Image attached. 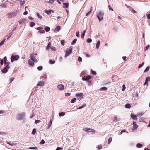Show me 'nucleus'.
Instances as JSON below:
<instances>
[{
    "mask_svg": "<svg viewBox=\"0 0 150 150\" xmlns=\"http://www.w3.org/2000/svg\"><path fill=\"white\" fill-rule=\"evenodd\" d=\"M107 88L105 87H102L101 89V90L102 91H103V90L106 91V90H107Z\"/></svg>",
    "mask_w": 150,
    "mask_h": 150,
    "instance_id": "49530a36",
    "label": "nucleus"
},
{
    "mask_svg": "<svg viewBox=\"0 0 150 150\" xmlns=\"http://www.w3.org/2000/svg\"><path fill=\"white\" fill-rule=\"evenodd\" d=\"M79 31L77 32L76 33V36L79 37Z\"/></svg>",
    "mask_w": 150,
    "mask_h": 150,
    "instance_id": "0e129e2a",
    "label": "nucleus"
},
{
    "mask_svg": "<svg viewBox=\"0 0 150 150\" xmlns=\"http://www.w3.org/2000/svg\"><path fill=\"white\" fill-rule=\"evenodd\" d=\"M30 58L31 60L35 63L37 62L38 60L35 57V56L33 54H31L30 55Z\"/></svg>",
    "mask_w": 150,
    "mask_h": 150,
    "instance_id": "0eeeda50",
    "label": "nucleus"
},
{
    "mask_svg": "<svg viewBox=\"0 0 150 150\" xmlns=\"http://www.w3.org/2000/svg\"><path fill=\"white\" fill-rule=\"evenodd\" d=\"M4 64L5 65H6V67H8V68H10V66H9L10 62L8 61H5L4 62Z\"/></svg>",
    "mask_w": 150,
    "mask_h": 150,
    "instance_id": "f3484780",
    "label": "nucleus"
},
{
    "mask_svg": "<svg viewBox=\"0 0 150 150\" xmlns=\"http://www.w3.org/2000/svg\"><path fill=\"white\" fill-rule=\"evenodd\" d=\"M150 81V77L149 76L147 77L145 79V82L144 84V85H145L146 84H148V82Z\"/></svg>",
    "mask_w": 150,
    "mask_h": 150,
    "instance_id": "f8f14e48",
    "label": "nucleus"
},
{
    "mask_svg": "<svg viewBox=\"0 0 150 150\" xmlns=\"http://www.w3.org/2000/svg\"><path fill=\"white\" fill-rule=\"evenodd\" d=\"M76 98H74L72 99L71 100V103H73L75 102L76 101Z\"/></svg>",
    "mask_w": 150,
    "mask_h": 150,
    "instance_id": "58836bf2",
    "label": "nucleus"
},
{
    "mask_svg": "<svg viewBox=\"0 0 150 150\" xmlns=\"http://www.w3.org/2000/svg\"><path fill=\"white\" fill-rule=\"evenodd\" d=\"M85 32H86V30H85L83 32H81V38H84V36H85Z\"/></svg>",
    "mask_w": 150,
    "mask_h": 150,
    "instance_id": "4be33fe9",
    "label": "nucleus"
},
{
    "mask_svg": "<svg viewBox=\"0 0 150 150\" xmlns=\"http://www.w3.org/2000/svg\"><path fill=\"white\" fill-rule=\"evenodd\" d=\"M86 74V72L85 71H83L82 72L81 74V76H84Z\"/></svg>",
    "mask_w": 150,
    "mask_h": 150,
    "instance_id": "bf43d9fd",
    "label": "nucleus"
},
{
    "mask_svg": "<svg viewBox=\"0 0 150 150\" xmlns=\"http://www.w3.org/2000/svg\"><path fill=\"white\" fill-rule=\"evenodd\" d=\"M86 106V104H84L82 106L80 107H79V108H77V109H81L82 108H83L84 107H85Z\"/></svg>",
    "mask_w": 150,
    "mask_h": 150,
    "instance_id": "72a5a7b5",
    "label": "nucleus"
},
{
    "mask_svg": "<svg viewBox=\"0 0 150 150\" xmlns=\"http://www.w3.org/2000/svg\"><path fill=\"white\" fill-rule=\"evenodd\" d=\"M50 49L53 51H55L56 50V48L55 47L52 46L50 47Z\"/></svg>",
    "mask_w": 150,
    "mask_h": 150,
    "instance_id": "473e14b6",
    "label": "nucleus"
},
{
    "mask_svg": "<svg viewBox=\"0 0 150 150\" xmlns=\"http://www.w3.org/2000/svg\"><path fill=\"white\" fill-rule=\"evenodd\" d=\"M130 11L132 12L133 13H136V11L132 8L130 7Z\"/></svg>",
    "mask_w": 150,
    "mask_h": 150,
    "instance_id": "c85d7f7f",
    "label": "nucleus"
},
{
    "mask_svg": "<svg viewBox=\"0 0 150 150\" xmlns=\"http://www.w3.org/2000/svg\"><path fill=\"white\" fill-rule=\"evenodd\" d=\"M71 95V94L70 93H65V95L66 96H69Z\"/></svg>",
    "mask_w": 150,
    "mask_h": 150,
    "instance_id": "680f3d73",
    "label": "nucleus"
},
{
    "mask_svg": "<svg viewBox=\"0 0 150 150\" xmlns=\"http://www.w3.org/2000/svg\"><path fill=\"white\" fill-rule=\"evenodd\" d=\"M5 40V39H3V40L0 43V46L4 44Z\"/></svg>",
    "mask_w": 150,
    "mask_h": 150,
    "instance_id": "c756f323",
    "label": "nucleus"
},
{
    "mask_svg": "<svg viewBox=\"0 0 150 150\" xmlns=\"http://www.w3.org/2000/svg\"><path fill=\"white\" fill-rule=\"evenodd\" d=\"M149 47L150 46L149 45L147 46L144 49V51H146L149 48Z\"/></svg>",
    "mask_w": 150,
    "mask_h": 150,
    "instance_id": "c03bdc74",
    "label": "nucleus"
},
{
    "mask_svg": "<svg viewBox=\"0 0 150 150\" xmlns=\"http://www.w3.org/2000/svg\"><path fill=\"white\" fill-rule=\"evenodd\" d=\"M69 150H74V147L73 146H72L70 148H69Z\"/></svg>",
    "mask_w": 150,
    "mask_h": 150,
    "instance_id": "052dcab7",
    "label": "nucleus"
},
{
    "mask_svg": "<svg viewBox=\"0 0 150 150\" xmlns=\"http://www.w3.org/2000/svg\"><path fill=\"white\" fill-rule=\"evenodd\" d=\"M78 61H79L82 62V58L80 57L79 56L78 57Z\"/></svg>",
    "mask_w": 150,
    "mask_h": 150,
    "instance_id": "603ef678",
    "label": "nucleus"
},
{
    "mask_svg": "<svg viewBox=\"0 0 150 150\" xmlns=\"http://www.w3.org/2000/svg\"><path fill=\"white\" fill-rule=\"evenodd\" d=\"M63 4L64 6H63V8H68L69 6V4L68 3H63Z\"/></svg>",
    "mask_w": 150,
    "mask_h": 150,
    "instance_id": "dca6fc26",
    "label": "nucleus"
},
{
    "mask_svg": "<svg viewBox=\"0 0 150 150\" xmlns=\"http://www.w3.org/2000/svg\"><path fill=\"white\" fill-rule=\"evenodd\" d=\"M51 11H52V12H53V11L51 10H46V13L47 14H48V15H50V14L51 13Z\"/></svg>",
    "mask_w": 150,
    "mask_h": 150,
    "instance_id": "5701e85b",
    "label": "nucleus"
},
{
    "mask_svg": "<svg viewBox=\"0 0 150 150\" xmlns=\"http://www.w3.org/2000/svg\"><path fill=\"white\" fill-rule=\"evenodd\" d=\"M112 139L111 137H110L109 138V139L108 141V143L109 144H110L111 143V142L112 140Z\"/></svg>",
    "mask_w": 150,
    "mask_h": 150,
    "instance_id": "a19ab883",
    "label": "nucleus"
},
{
    "mask_svg": "<svg viewBox=\"0 0 150 150\" xmlns=\"http://www.w3.org/2000/svg\"><path fill=\"white\" fill-rule=\"evenodd\" d=\"M61 43L62 45H64V40H62L61 41Z\"/></svg>",
    "mask_w": 150,
    "mask_h": 150,
    "instance_id": "13d9d810",
    "label": "nucleus"
},
{
    "mask_svg": "<svg viewBox=\"0 0 150 150\" xmlns=\"http://www.w3.org/2000/svg\"><path fill=\"white\" fill-rule=\"evenodd\" d=\"M26 21V19L25 18H22L20 19L19 21L20 24H21L25 23Z\"/></svg>",
    "mask_w": 150,
    "mask_h": 150,
    "instance_id": "4468645a",
    "label": "nucleus"
},
{
    "mask_svg": "<svg viewBox=\"0 0 150 150\" xmlns=\"http://www.w3.org/2000/svg\"><path fill=\"white\" fill-rule=\"evenodd\" d=\"M87 42L88 43H90L92 42V40L91 39H88L87 40Z\"/></svg>",
    "mask_w": 150,
    "mask_h": 150,
    "instance_id": "4d7b16f0",
    "label": "nucleus"
},
{
    "mask_svg": "<svg viewBox=\"0 0 150 150\" xmlns=\"http://www.w3.org/2000/svg\"><path fill=\"white\" fill-rule=\"evenodd\" d=\"M40 120H36L35 121V124H37L39 122H40Z\"/></svg>",
    "mask_w": 150,
    "mask_h": 150,
    "instance_id": "e2e57ef3",
    "label": "nucleus"
},
{
    "mask_svg": "<svg viewBox=\"0 0 150 150\" xmlns=\"http://www.w3.org/2000/svg\"><path fill=\"white\" fill-rule=\"evenodd\" d=\"M29 149H34L35 150H38V148L37 147H29Z\"/></svg>",
    "mask_w": 150,
    "mask_h": 150,
    "instance_id": "864d4df0",
    "label": "nucleus"
},
{
    "mask_svg": "<svg viewBox=\"0 0 150 150\" xmlns=\"http://www.w3.org/2000/svg\"><path fill=\"white\" fill-rule=\"evenodd\" d=\"M37 16H38V18H39L41 19L42 18V17L41 16H40V15L38 13H37Z\"/></svg>",
    "mask_w": 150,
    "mask_h": 150,
    "instance_id": "09e8293b",
    "label": "nucleus"
},
{
    "mask_svg": "<svg viewBox=\"0 0 150 150\" xmlns=\"http://www.w3.org/2000/svg\"><path fill=\"white\" fill-rule=\"evenodd\" d=\"M137 115H136L131 114V117L134 120H137Z\"/></svg>",
    "mask_w": 150,
    "mask_h": 150,
    "instance_id": "a211bd4d",
    "label": "nucleus"
},
{
    "mask_svg": "<svg viewBox=\"0 0 150 150\" xmlns=\"http://www.w3.org/2000/svg\"><path fill=\"white\" fill-rule=\"evenodd\" d=\"M149 66H148L144 70V72H147L149 70Z\"/></svg>",
    "mask_w": 150,
    "mask_h": 150,
    "instance_id": "79ce46f5",
    "label": "nucleus"
},
{
    "mask_svg": "<svg viewBox=\"0 0 150 150\" xmlns=\"http://www.w3.org/2000/svg\"><path fill=\"white\" fill-rule=\"evenodd\" d=\"M17 13L18 11H17L13 12H12L8 13L7 14V16L8 18H11L12 17H15L16 16Z\"/></svg>",
    "mask_w": 150,
    "mask_h": 150,
    "instance_id": "f257e3e1",
    "label": "nucleus"
},
{
    "mask_svg": "<svg viewBox=\"0 0 150 150\" xmlns=\"http://www.w3.org/2000/svg\"><path fill=\"white\" fill-rule=\"evenodd\" d=\"M92 74L93 75H96V72L94 71H92L91 72Z\"/></svg>",
    "mask_w": 150,
    "mask_h": 150,
    "instance_id": "338daca9",
    "label": "nucleus"
},
{
    "mask_svg": "<svg viewBox=\"0 0 150 150\" xmlns=\"http://www.w3.org/2000/svg\"><path fill=\"white\" fill-rule=\"evenodd\" d=\"M36 129H33L32 132V134L33 135H35L36 133Z\"/></svg>",
    "mask_w": 150,
    "mask_h": 150,
    "instance_id": "cd10ccee",
    "label": "nucleus"
},
{
    "mask_svg": "<svg viewBox=\"0 0 150 150\" xmlns=\"http://www.w3.org/2000/svg\"><path fill=\"white\" fill-rule=\"evenodd\" d=\"M35 23H34V22H31L30 23V25L31 27H33L35 25Z\"/></svg>",
    "mask_w": 150,
    "mask_h": 150,
    "instance_id": "e433bc0d",
    "label": "nucleus"
},
{
    "mask_svg": "<svg viewBox=\"0 0 150 150\" xmlns=\"http://www.w3.org/2000/svg\"><path fill=\"white\" fill-rule=\"evenodd\" d=\"M29 64L30 66H33L34 65V62L30 60H28V61Z\"/></svg>",
    "mask_w": 150,
    "mask_h": 150,
    "instance_id": "aec40b11",
    "label": "nucleus"
},
{
    "mask_svg": "<svg viewBox=\"0 0 150 150\" xmlns=\"http://www.w3.org/2000/svg\"><path fill=\"white\" fill-rule=\"evenodd\" d=\"M43 69V67L42 66H39L38 67V69L39 70L41 71Z\"/></svg>",
    "mask_w": 150,
    "mask_h": 150,
    "instance_id": "4c0bfd02",
    "label": "nucleus"
},
{
    "mask_svg": "<svg viewBox=\"0 0 150 150\" xmlns=\"http://www.w3.org/2000/svg\"><path fill=\"white\" fill-rule=\"evenodd\" d=\"M77 40L76 39H74L72 42L71 43V45H73L76 42Z\"/></svg>",
    "mask_w": 150,
    "mask_h": 150,
    "instance_id": "f704fd0d",
    "label": "nucleus"
},
{
    "mask_svg": "<svg viewBox=\"0 0 150 150\" xmlns=\"http://www.w3.org/2000/svg\"><path fill=\"white\" fill-rule=\"evenodd\" d=\"M75 96L77 98H82L83 96V93H81L80 94H76Z\"/></svg>",
    "mask_w": 150,
    "mask_h": 150,
    "instance_id": "ddd939ff",
    "label": "nucleus"
},
{
    "mask_svg": "<svg viewBox=\"0 0 150 150\" xmlns=\"http://www.w3.org/2000/svg\"><path fill=\"white\" fill-rule=\"evenodd\" d=\"M147 17L148 19H150V14L147 15Z\"/></svg>",
    "mask_w": 150,
    "mask_h": 150,
    "instance_id": "774afa93",
    "label": "nucleus"
},
{
    "mask_svg": "<svg viewBox=\"0 0 150 150\" xmlns=\"http://www.w3.org/2000/svg\"><path fill=\"white\" fill-rule=\"evenodd\" d=\"M46 32H48L50 31V28L49 27L46 26L45 28Z\"/></svg>",
    "mask_w": 150,
    "mask_h": 150,
    "instance_id": "bb28decb",
    "label": "nucleus"
},
{
    "mask_svg": "<svg viewBox=\"0 0 150 150\" xmlns=\"http://www.w3.org/2000/svg\"><path fill=\"white\" fill-rule=\"evenodd\" d=\"M83 130L84 131L88 132L94 133L95 132V131L93 129L90 128H85L83 129Z\"/></svg>",
    "mask_w": 150,
    "mask_h": 150,
    "instance_id": "39448f33",
    "label": "nucleus"
},
{
    "mask_svg": "<svg viewBox=\"0 0 150 150\" xmlns=\"http://www.w3.org/2000/svg\"><path fill=\"white\" fill-rule=\"evenodd\" d=\"M55 1V0H49V2L51 4H52Z\"/></svg>",
    "mask_w": 150,
    "mask_h": 150,
    "instance_id": "8fccbe9b",
    "label": "nucleus"
},
{
    "mask_svg": "<svg viewBox=\"0 0 150 150\" xmlns=\"http://www.w3.org/2000/svg\"><path fill=\"white\" fill-rule=\"evenodd\" d=\"M45 83V82L44 81H40L38 82V83L37 85V86H43Z\"/></svg>",
    "mask_w": 150,
    "mask_h": 150,
    "instance_id": "9d476101",
    "label": "nucleus"
},
{
    "mask_svg": "<svg viewBox=\"0 0 150 150\" xmlns=\"http://www.w3.org/2000/svg\"><path fill=\"white\" fill-rule=\"evenodd\" d=\"M25 117V114L24 113L18 114L17 116V119L19 120H21Z\"/></svg>",
    "mask_w": 150,
    "mask_h": 150,
    "instance_id": "20e7f679",
    "label": "nucleus"
},
{
    "mask_svg": "<svg viewBox=\"0 0 150 150\" xmlns=\"http://www.w3.org/2000/svg\"><path fill=\"white\" fill-rule=\"evenodd\" d=\"M97 148L99 149H101L102 148V146L101 145H99L98 146Z\"/></svg>",
    "mask_w": 150,
    "mask_h": 150,
    "instance_id": "3c124183",
    "label": "nucleus"
},
{
    "mask_svg": "<svg viewBox=\"0 0 150 150\" xmlns=\"http://www.w3.org/2000/svg\"><path fill=\"white\" fill-rule=\"evenodd\" d=\"M64 86L62 84L59 85L57 87V89L59 90H62L64 89Z\"/></svg>",
    "mask_w": 150,
    "mask_h": 150,
    "instance_id": "6e6552de",
    "label": "nucleus"
},
{
    "mask_svg": "<svg viewBox=\"0 0 150 150\" xmlns=\"http://www.w3.org/2000/svg\"><path fill=\"white\" fill-rule=\"evenodd\" d=\"M144 62H143L142 64H140L138 67V68L139 69L141 68L144 64Z\"/></svg>",
    "mask_w": 150,
    "mask_h": 150,
    "instance_id": "c9c22d12",
    "label": "nucleus"
},
{
    "mask_svg": "<svg viewBox=\"0 0 150 150\" xmlns=\"http://www.w3.org/2000/svg\"><path fill=\"white\" fill-rule=\"evenodd\" d=\"M91 78V76H84V77H83L82 79L83 80L85 81H88Z\"/></svg>",
    "mask_w": 150,
    "mask_h": 150,
    "instance_id": "1a4fd4ad",
    "label": "nucleus"
},
{
    "mask_svg": "<svg viewBox=\"0 0 150 150\" xmlns=\"http://www.w3.org/2000/svg\"><path fill=\"white\" fill-rule=\"evenodd\" d=\"M39 32L42 33H45V31L44 30H43L42 29H41L40 30H39Z\"/></svg>",
    "mask_w": 150,
    "mask_h": 150,
    "instance_id": "a18cd8bd",
    "label": "nucleus"
},
{
    "mask_svg": "<svg viewBox=\"0 0 150 150\" xmlns=\"http://www.w3.org/2000/svg\"><path fill=\"white\" fill-rule=\"evenodd\" d=\"M108 7L109 10L113 11V10L112 8V7L110 5H108Z\"/></svg>",
    "mask_w": 150,
    "mask_h": 150,
    "instance_id": "6e6d98bb",
    "label": "nucleus"
},
{
    "mask_svg": "<svg viewBox=\"0 0 150 150\" xmlns=\"http://www.w3.org/2000/svg\"><path fill=\"white\" fill-rule=\"evenodd\" d=\"M133 129L136 130L138 127V125H137L136 124V122H133Z\"/></svg>",
    "mask_w": 150,
    "mask_h": 150,
    "instance_id": "9b49d317",
    "label": "nucleus"
},
{
    "mask_svg": "<svg viewBox=\"0 0 150 150\" xmlns=\"http://www.w3.org/2000/svg\"><path fill=\"white\" fill-rule=\"evenodd\" d=\"M25 3V1H22V0L20 1V5L21 7L23 6Z\"/></svg>",
    "mask_w": 150,
    "mask_h": 150,
    "instance_id": "412c9836",
    "label": "nucleus"
},
{
    "mask_svg": "<svg viewBox=\"0 0 150 150\" xmlns=\"http://www.w3.org/2000/svg\"><path fill=\"white\" fill-rule=\"evenodd\" d=\"M45 143V141L44 140L42 139V140L40 142V144H43Z\"/></svg>",
    "mask_w": 150,
    "mask_h": 150,
    "instance_id": "5fc2aeb1",
    "label": "nucleus"
},
{
    "mask_svg": "<svg viewBox=\"0 0 150 150\" xmlns=\"http://www.w3.org/2000/svg\"><path fill=\"white\" fill-rule=\"evenodd\" d=\"M14 77L10 78V83H11L12 81L14 80Z\"/></svg>",
    "mask_w": 150,
    "mask_h": 150,
    "instance_id": "de8ad7c7",
    "label": "nucleus"
},
{
    "mask_svg": "<svg viewBox=\"0 0 150 150\" xmlns=\"http://www.w3.org/2000/svg\"><path fill=\"white\" fill-rule=\"evenodd\" d=\"M62 149V148L60 147H58L56 148V150H60Z\"/></svg>",
    "mask_w": 150,
    "mask_h": 150,
    "instance_id": "69168bd1",
    "label": "nucleus"
},
{
    "mask_svg": "<svg viewBox=\"0 0 150 150\" xmlns=\"http://www.w3.org/2000/svg\"><path fill=\"white\" fill-rule=\"evenodd\" d=\"M49 63L50 64H54V63H55V61H52V60H50V61H49Z\"/></svg>",
    "mask_w": 150,
    "mask_h": 150,
    "instance_id": "37998d69",
    "label": "nucleus"
},
{
    "mask_svg": "<svg viewBox=\"0 0 150 150\" xmlns=\"http://www.w3.org/2000/svg\"><path fill=\"white\" fill-rule=\"evenodd\" d=\"M92 7H91V10L90 11V12H88L87 13H86V16H88L89 15V14L92 11Z\"/></svg>",
    "mask_w": 150,
    "mask_h": 150,
    "instance_id": "2f4dec72",
    "label": "nucleus"
},
{
    "mask_svg": "<svg viewBox=\"0 0 150 150\" xmlns=\"http://www.w3.org/2000/svg\"><path fill=\"white\" fill-rule=\"evenodd\" d=\"M131 107L130 104L127 103L125 105V107L127 108H130Z\"/></svg>",
    "mask_w": 150,
    "mask_h": 150,
    "instance_id": "b1692460",
    "label": "nucleus"
},
{
    "mask_svg": "<svg viewBox=\"0 0 150 150\" xmlns=\"http://www.w3.org/2000/svg\"><path fill=\"white\" fill-rule=\"evenodd\" d=\"M65 114V113L64 112L59 113V114L60 116H64Z\"/></svg>",
    "mask_w": 150,
    "mask_h": 150,
    "instance_id": "ea45409f",
    "label": "nucleus"
},
{
    "mask_svg": "<svg viewBox=\"0 0 150 150\" xmlns=\"http://www.w3.org/2000/svg\"><path fill=\"white\" fill-rule=\"evenodd\" d=\"M142 146V145L139 143H138L137 144L136 146L138 148H141Z\"/></svg>",
    "mask_w": 150,
    "mask_h": 150,
    "instance_id": "7c9ffc66",
    "label": "nucleus"
},
{
    "mask_svg": "<svg viewBox=\"0 0 150 150\" xmlns=\"http://www.w3.org/2000/svg\"><path fill=\"white\" fill-rule=\"evenodd\" d=\"M61 27L59 26H58L56 27L54 29V31H56L57 32L59 31L61 29Z\"/></svg>",
    "mask_w": 150,
    "mask_h": 150,
    "instance_id": "6ab92c4d",
    "label": "nucleus"
},
{
    "mask_svg": "<svg viewBox=\"0 0 150 150\" xmlns=\"http://www.w3.org/2000/svg\"><path fill=\"white\" fill-rule=\"evenodd\" d=\"M103 16L104 13L101 12H100L97 15V16L99 19V21H100L103 19Z\"/></svg>",
    "mask_w": 150,
    "mask_h": 150,
    "instance_id": "7ed1b4c3",
    "label": "nucleus"
},
{
    "mask_svg": "<svg viewBox=\"0 0 150 150\" xmlns=\"http://www.w3.org/2000/svg\"><path fill=\"white\" fill-rule=\"evenodd\" d=\"M52 120L51 119L48 125V128H50V127L52 123Z\"/></svg>",
    "mask_w": 150,
    "mask_h": 150,
    "instance_id": "393cba45",
    "label": "nucleus"
},
{
    "mask_svg": "<svg viewBox=\"0 0 150 150\" xmlns=\"http://www.w3.org/2000/svg\"><path fill=\"white\" fill-rule=\"evenodd\" d=\"M19 58V57L18 55H12L11 57V60L12 62H13L14 60H17Z\"/></svg>",
    "mask_w": 150,
    "mask_h": 150,
    "instance_id": "423d86ee",
    "label": "nucleus"
},
{
    "mask_svg": "<svg viewBox=\"0 0 150 150\" xmlns=\"http://www.w3.org/2000/svg\"><path fill=\"white\" fill-rule=\"evenodd\" d=\"M100 41H98L96 44V48L97 49H98L99 48V46L100 45Z\"/></svg>",
    "mask_w": 150,
    "mask_h": 150,
    "instance_id": "a878e982",
    "label": "nucleus"
},
{
    "mask_svg": "<svg viewBox=\"0 0 150 150\" xmlns=\"http://www.w3.org/2000/svg\"><path fill=\"white\" fill-rule=\"evenodd\" d=\"M9 68H8V67H6L5 66V67L1 70V71L3 73H6L8 71V69H9Z\"/></svg>",
    "mask_w": 150,
    "mask_h": 150,
    "instance_id": "2eb2a0df",
    "label": "nucleus"
},
{
    "mask_svg": "<svg viewBox=\"0 0 150 150\" xmlns=\"http://www.w3.org/2000/svg\"><path fill=\"white\" fill-rule=\"evenodd\" d=\"M72 48L69 47L67 48L66 50V54L64 56L65 58L69 55L72 52Z\"/></svg>",
    "mask_w": 150,
    "mask_h": 150,
    "instance_id": "f03ea898",
    "label": "nucleus"
}]
</instances>
